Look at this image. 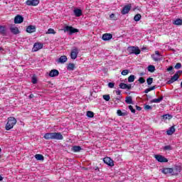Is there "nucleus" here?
<instances>
[{"instance_id": "1", "label": "nucleus", "mask_w": 182, "mask_h": 182, "mask_svg": "<svg viewBox=\"0 0 182 182\" xmlns=\"http://www.w3.org/2000/svg\"><path fill=\"white\" fill-rule=\"evenodd\" d=\"M46 140H63V135L60 132H50L44 134Z\"/></svg>"}, {"instance_id": "2", "label": "nucleus", "mask_w": 182, "mask_h": 182, "mask_svg": "<svg viewBox=\"0 0 182 182\" xmlns=\"http://www.w3.org/2000/svg\"><path fill=\"white\" fill-rule=\"evenodd\" d=\"M175 170L176 172H174V169L171 168H164L162 170V173H164V174H172V176H176V174H178V173L181 171V168H180V166H176Z\"/></svg>"}, {"instance_id": "3", "label": "nucleus", "mask_w": 182, "mask_h": 182, "mask_svg": "<svg viewBox=\"0 0 182 182\" xmlns=\"http://www.w3.org/2000/svg\"><path fill=\"white\" fill-rule=\"evenodd\" d=\"M16 124V119L14 117H10L8 118V122L6 124V130H11V129H14V126Z\"/></svg>"}, {"instance_id": "4", "label": "nucleus", "mask_w": 182, "mask_h": 182, "mask_svg": "<svg viewBox=\"0 0 182 182\" xmlns=\"http://www.w3.org/2000/svg\"><path fill=\"white\" fill-rule=\"evenodd\" d=\"M128 52L130 55H140V49L139 47H129L128 48Z\"/></svg>"}, {"instance_id": "5", "label": "nucleus", "mask_w": 182, "mask_h": 182, "mask_svg": "<svg viewBox=\"0 0 182 182\" xmlns=\"http://www.w3.org/2000/svg\"><path fill=\"white\" fill-rule=\"evenodd\" d=\"M64 32H69L70 35H73V33H76L79 32V30L75 28L72 26H67L63 29Z\"/></svg>"}, {"instance_id": "6", "label": "nucleus", "mask_w": 182, "mask_h": 182, "mask_svg": "<svg viewBox=\"0 0 182 182\" xmlns=\"http://www.w3.org/2000/svg\"><path fill=\"white\" fill-rule=\"evenodd\" d=\"M39 2V0H27L26 1V5L28 6H38Z\"/></svg>"}, {"instance_id": "7", "label": "nucleus", "mask_w": 182, "mask_h": 182, "mask_svg": "<svg viewBox=\"0 0 182 182\" xmlns=\"http://www.w3.org/2000/svg\"><path fill=\"white\" fill-rule=\"evenodd\" d=\"M151 58L154 62H159L162 59V56L159 51H155V54L151 55Z\"/></svg>"}, {"instance_id": "8", "label": "nucleus", "mask_w": 182, "mask_h": 182, "mask_svg": "<svg viewBox=\"0 0 182 182\" xmlns=\"http://www.w3.org/2000/svg\"><path fill=\"white\" fill-rule=\"evenodd\" d=\"M154 158L157 161H159V163H167V161H168L166 157L161 155H154Z\"/></svg>"}, {"instance_id": "9", "label": "nucleus", "mask_w": 182, "mask_h": 182, "mask_svg": "<svg viewBox=\"0 0 182 182\" xmlns=\"http://www.w3.org/2000/svg\"><path fill=\"white\" fill-rule=\"evenodd\" d=\"M79 54V49H77V48H74L72 50H71V53H70V58L71 59H76V58H77V55Z\"/></svg>"}, {"instance_id": "10", "label": "nucleus", "mask_w": 182, "mask_h": 182, "mask_svg": "<svg viewBox=\"0 0 182 182\" xmlns=\"http://www.w3.org/2000/svg\"><path fill=\"white\" fill-rule=\"evenodd\" d=\"M103 161L105 163V164H107V166H110V167H113V166H114L113 160L110 159V157L104 158Z\"/></svg>"}, {"instance_id": "11", "label": "nucleus", "mask_w": 182, "mask_h": 182, "mask_svg": "<svg viewBox=\"0 0 182 182\" xmlns=\"http://www.w3.org/2000/svg\"><path fill=\"white\" fill-rule=\"evenodd\" d=\"M130 9H132V4H128L124 6L122 9L121 14L122 15H126L128 12H130Z\"/></svg>"}, {"instance_id": "12", "label": "nucleus", "mask_w": 182, "mask_h": 182, "mask_svg": "<svg viewBox=\"0 0 182 182\" xmlns=\"http://www.w3.org/2000/svg\"><path fill=\"white\" fill-rule=\"evenodd\" d=\"M42 48H43V44L41 43H36L33 47V52H38V50H40Z\"/></svg>"}, {"instance_id": "13", "label": "nucleus", "mask_w": 182, "mask_h": 182, "mask_svg": "<svg viewBox=\"0 0 182 182\" xmlns=\"http://www.w3.org/2000/svg\"><path fill=\"white\" fill-rule=\"evenodd\" d=\"M178 77L180 76L178 75V73H176L173 76H172L170 79V80L168 81V83L169 85H171V83H174V82H176V80H178Z\"/></svg>"}, {"instance_id": "14", "label": "nucleus", "mask_w": 182, "mask_h": 182, "mask_svg": "<svg viewBox=\"0 0 182 182\" xmlns=\"http://www.w3.org/2000/svg\"><path fill=\"white\" fill-rule=\"evenodd\" d=\"M57 63H61L63 64L66 62H68V57L66 55H62L56 60Z\"/></svg>"}, {"instance_id": "15", "label": "nucleus", "mask_w": 182, "mask_h": 182, "mask_svg": "<svg viewBox=\"0 0 182 182\" xmlns=\"http://www.w3.org/2000/svg\"><path fill=\"white\" fill-rule=\"evenodd\" d=\"M23 22V17L21 15H17L14 18V23H22Z\"/></svg>"}, {"instance_id": "16", "label": "nucleus", "mask_w": 182, "mask_h": 182, "mask_svg": "<svg viewBox=\"0 0 182 182\" xmlns=\"http://www.w3.org/2000/svg\"><path fill=\"white\" fill-rule=\"evenodd\" d=\"M26 31L28 33H33V32H36V27L35 26H28Z\"/></svg>"}, {"instance_id": "17", "label": "nucleus", "mask_w": 182, "mask_h": 182, "mask_svg": "<svg viewBox=\"0 0 182 182\" xmlns=\"http://www.w3.org/2000/svg\"><path fill=\"white\" fill-rule=\"evenodd\" d=\"M73 13H74L75 16H76L77 18H79L80 16H82V10L80 9H74Z\"/></svg>"}, {"instance_id": "18", "label": "nucleus", "mask_w": 182, "mask_h": 182, "mask_svg": "<svg viewBox=\"0 0 182 182\" xmlns=\"http://www.w3.org/2000/svg\"><path fill=\"white\" fill-rule=\"evenodd\" d=\"M113 38V36L110 33H105L102 35V41H110Z\"/></svg>"}, {"instance_id": "19", "label": "nucleus", "mask_w": 182, "mask_h": 182, "mask_svg": "<svg viewBox=\"0 0 182 182\" xmlns=\"http://www.w3.org/2000/svg\"><path fill=\"white\" fill-rule=\"evenodd\" d=\"M10 31L14 35H18V33H19V29L18 28V27H16L15 26H11L10 27Z\"/></svg>"}, {"instance_id": "20", "label": "nucleus", "mask_w": 182, "mask_h": 182, "mask_svg": "<svg viewBox=\"0 0 182 182\" xmlns=\"http://www.w3.org/2000/svg\"><path fill=\"white\" fill-rule=\"evenodd\" d=\"M59 75V71L58 70H52L50 71L49 76L50 77H55Z\"/></svg>"}, {"instance_id": "21", "label": "nucleus", "mask_w": 182, "mask_h": 182, "mask_svg": "<svg viewBox=\"0 0 182 182\" xmlns=\"http://www.w3.org/2000/svg\"><path fill=\"white\" fill-rule=\"evenodd\" d=\"M120 89H127L128 90H130L132 89V85H127L125 83H120L119 84Z\"/></svg>"}, {"instance_id": "22", "label": "nucleus", "mask_w": 182, "mask_h": 182, "mask_svg": "<svg viewBox=\"0 0 182 182\" xmlns=\"http://www.w3.org/2000/svg\"><path fill=\"white\" fill-rule=\"evenodd\" d=\"M175 132H176V128H174V127H171L166 131V134H168V136H171V134H173Z\"/></svg>"}, {"instance_id": "23", "label": "nucleus", "mask_w": 182, "mask_h": 182, "mask_svg": "<svg viewBox=\"0 0 182 182\" xmlns=\"http://www.w3.org/2000/svg\"><path fill=\"white\" fill-rule=\"evenodd\" d=\"M117 114H118V116H127V111L123 110V112H122V110L118 109L117 111Z\"/></svg>"}, {"instance_id": "24", "label": "nucleus", "mask_w": 182, "mask_h": 182, "mask_svg": "<svg viewBox=\"0 0 182 182\" xmlns=\"http://www.w3.org/2000/svg\"><path fill=\"white\" fill-rule=\"evenodd\" d=\"M125 102L127 105H133V99L132 98V97H127L125 98Z\"/></svg>"}, {"instance_id": "25", "label": "nucleus", "mask_w": 182, "mask_h": 182, "mask_svg": "<svg viewBox=\"0 0 182 182\" xmlns=\"http://www.w3.org/2000/svg\"><path fill=\"white\" fill-rule=\"evenodd\" d=\"M163 100V97H160L159 98H155L151 101V103H160Z\"/></svg>"}, {"instance_id": "26", "label": "nucleus", "mask_w": 182, "mask_h": 182, "mask_svg": "<svg viewBox=\"0 0 182 182\" xmlns=\"http://www.w3.org/2000/svg\"><path fill=\"white\" fill-rule=\"evenodd\" d=\"M75 64L74 63H69L67 66L68 70H75Z\"/></svg>"}, {"instance_id": "27", "label": "nucleus", "mask_w": 182, "mask_h": 182, "mask_svg": "<svg viewBox=\"0 0 182 182\" xmlns=\"http://www.w3.org/2000/svg\"><path fill=\"white\" fill-rule=\"evenodd\" d=\"M148 72H151V73H153V72H154V70H156V67H154V65H149L148 68Z\"/></svg>"}, {"instance_id": "28", "label": "nucleus", "mask_w": 182, "mask_h": 182, "mask_svg": "<svg viewBox=\"0 0 182 182\" xmlns=\"http://www.w3.org/2000/svg\"><path fill=\"white\" fill-rule=\"evenodd\" d=\"M173 25L181 26L182 25V20L180 18H177L173 21Z\"/></svg>"}, {"instance_id": "29", "label": "nucleus", "mask_w": 182, "mask_h": 182, "mask_svg": "<svg viewBox=\"0 0 182 182\" xmlns=\"http://www.w3.org/2000/svg\"><path fill=\"white\" fill-rule=\"evenodd\" d=\"M6 32V28H5V26H0V33L1 35H5Z\"/></svg>"}, {"instance_id": "30", "label": "nucleus", "mask_w": 182, "mask_h": 182, "mask_svg": "<svg viewBox=\"0 0 182 182\" xmlns=\"http://www.w3.org/2000/svg\"><path fill=\"white\" fill-rule=\"evenodd\" d=\"M81 150H82V148L80 146H75L73 147V151H74L75 153L77 151H80Z\"/></svg>"}, {"instance_id": "31", "label": "nucleus", "mask_w": 182, "mask_h": 182, "mask_svg": "<svg viewBox=\"0 0 182 182\" xmlns=\"http://www.w3.org/2000/svg\"><path fill=\"white\" fill-rule=\"evenodd\" d=\"M140 19H141V15H140V14H136L134 17V20L135 21V22H139V21H140Z\"/></svg>"}, {"instance_id": "32", "label": "nucleus", "mask_w": 182, "mask_h": 182, "mask_svg": "<svg viewBox=\"0 0 182 182\" xmlns=\"http://www.w3.org/2000/svg\"><path fill=\"white\" fill-rule=\"evenodd\" d=\"M134 79H136V77H134V75H132L128 77V82L129 83H132L133 82H134Z\"/></svg>"}, {"instance_id": "33", "label": "nucleus", "mask_w": 182, "mask_h": 182, "mask_svg": "<svg viewBox=\"0 0 182 182\" xmlns=\"http://www.w3.org/2000/svg\"><path fill=\"white\" fill-rule=\"evenodd\" d=\"M163 119L164 120H170V119H171L173 117L171 116V115H170V114H164V115H163Z\"/></svg>"}, {"instance_id": "34", "label": "nucleus", "mask_w": 182, "mask_h": 182, "mask_svg": "<svg viewBox=\"0 0 182 182\" xmlns=\"http://www.w3.org/2000/svg\"><path fill=\"white\" fill-rule=\"evenodd\" d=\"M46 33L48 35H50V34L55 35V33H56V32L55 31V30L53 28H49Z\"/></svg>"}, {"instance_id": "35", "label": "nucleus", "mask_w": 182, "mask_h": 182, "mask_svg": "<svg viewBox=\"0 0 182 182\" xmlns=\"http://www.w3.org/2000/svg\"><path fill=\"white\" fill-rule=\"evenodd\" d=\"M154 89H156L155 86L151 87L149 88L146 89L144 92L145 93H149V92H151V90H154Z\"/></svg>"}, {"instance_id": "36", "label": "nucleus", "mask_w": 182, "mask_h": 182, "mask_svg": "<svg viewBox=\"0 0 182 182\" xmlns=\"http://www.w3.org/2000/svg\"><path fill=\"white\" fill-rule=\"evenodd\" d=\"M35 158L36 160H43V156L41 154H36Z\"/></svg>"}, {"instance_id": "37", "label": "nucleus", "mask_w": 182, "mask_h": 182, "mask_svg": "<svg viewBox=\"0 0 182 182\" xmlns=\"http://www.w3.org/2000/svg\"><path fill=\"white\" fill-rule=\"evenodd\" d=\"M103 99L104 100H106V102H109V100H110V95H103Z\"/></svg>"}, {"instance_id": "38", "label": "nucleus", "mask_w": 182, "mask_h": 182, "mask_svg": "<svg viewBox=\"0 0 182 182\" xmlns=\"http://www.w3.org/2000/svg\"><path fill=\"white\" fill-rule=\"evenodd\" d=\"M87 117H93V116H95V114H93V112H92V111H87Z\"/></svg>"}, {"instance_id": "39", "label": "nucleus", "mask_w": 182, "mask_h": 182, "mask_svg": "<svg viewBox=\"0 0 182 182\" xmlns=\"http://www.w3.org/2000/svg\"><path fill=\"white\" fill-rule=\"evenodd\" d=\"M121 75L123 76H126L127 75H129V70H124L122 71Z\"/></svg>"}, {"instance_id": "40", "label": "nucleus", "mask_w": 182, "mask_h": 182, "mask_svg": "<svg viewBox=\"0 0 182 182\" xmlns=\"http://www.w3.org/2000/svg\"><path fill=\"white\" fill-rule=\"evenodd\" d=\"M147 85H151L153 83V78L152 77H149L146 80Z\"/></svg>"}, {"instance_id": "41", "label": "nucleus", "mask_w": 182, "mask_h": 182, "mask_svg": "<svg viewBox=\"0 0 182 182\" xmlns=\"http://www.w3.org/2000/svg\"><path fill=\"white\" fill-rule=\"evenodd\" d=\"M138 81L139 82V83L143 85V83H144L146 82V80H144L142 77H141L139 78Z\"/></svg>"}, {"instance_id": "42", "label": "nucleus", "mask_w": 182, "mask_h": 182, "mask_svg": "<svg viewBox=\"0 0 182 182\" xmlns=\"http://www.w3.org/2000/svg\"><path fill=\"white\" fill-rule=\"evenodd\" d=\"M128 107H129V110L132 112V113H136V109H134L133 108V106L129 105Z\"/></svg>"}, {"instance_id": "43", "label": "nucleus", "mask_w": 182, "mask_h": 182, "mask_svg": "<svg viewBox=\"0 0 182 182\" xmlns=\"http://www.w3.org/2000/svg\"><path fill=\"white\" fill-rule=\"evenodd\" d=\"M108 87H109V89H113V87H114V82H109Z\"/></svg>"}, {"instance_id": "44", "label": "nucleus", "mask_w": 182, "mask_h": 182, "mask_svg": "<svg viewBox=\"0 0 182 182\" xmlns=\"http://www.w3.org/2000/svg\"><path fill=\"white\" fill-rule=\"evenodd\" d=\"M181 68V63H177L175 65V69H180Z\"/></svg>"}, {"instance_id": "45", "label": "nucleus", "mask_w": 182, "mask_h": 182, "mask_svg": "<svg viewBox=\"0 0 182 182\" xmlns=\"http://www.w3.org/2000/svg\"><path fill=\"white\" fill-rule=\"evenodd\" d=\"M144 109H145V110H151V109H153V108L150 105H145Z\"/></svg>"}, {"instance_id": "46", "label": "nucleus", "mask_w": 182, "mask_h": 182, "mask_svg": "<svg viewBox=\"0 0 182 182\" xmlns=\"http://www.w3.org/2000/svg\"><path fill=\"white\" fill-rule=\"evenodd\" d=\"M31 82L33 85H36V82H38V80H36V77H33Z\"/></svg>"}, {"instance_id": "47", "label": "nucleus", "mask_w": 182, "mask_h": 182, "mask_svg": "<svg viewBox=\"0 0 182 182\" xmlns=\"http://www.w3.org/2000/svg\"><path fill=\"white\" fill-rule=\"evenodd\" d=\"M164 150H171V146H164Z\"/></svg>"}, {"instance_id": "48", "label": "nucleus", "mask_w": 182, "mask_h": 182, "mask_svg": "<svg viewBox=\"0 0 182 182\" xmlns=\"http://www.w3.org/2000/svg\"><path fill=\"white\" fill-rule=\"evenodd\" d=\"M116 93H117V96H120V95H122V92L120 90H117Z\"/></svg>"}, {"instance_id": "49", "label": "nucleus", "mask_w": 182, "mask_h": 182, "mask_svg": "<svg viewBox=\"0 0 182 182\" xmlns=\"http://www.w3.org/2000/svg\"><path fill=\"white\" fill-rule=\"evenodd\" d=\"M171 70H173V66H170L167 68V72H170Z\"/></svg>"}, {"instance_id": "50", "label": "nucleus", "mask_w": 182, "mask_h": 182, "mask_svg": "<svg viewBox=\"0 0 182 182\" xmlns=\"http://www.w3.org/2000/svg\"><path fill=\"white\" fill-rule=\"evenodd\" d=\"M109 18H110V19H113V18H114V14H112L109 16Z\"/></svg>"}, {"instance_id": "51", "label": "nucleus", "mask_w": 182, "mask_h": 182, "mask_svg": "<svg viewBox=\"0 0 182 182\" xmlns=\"http://www.w3.org/2000/svg\"><path fill=\"white\" fill-rule=\"evenodd\" d=\"M136 110H139V111L141 110V107L136 106Z\"/></svg>"}, {"instance_id": "52", "label": "nucleus", "mask_w": 182, "mask_h": 182, "mask_svg": "<svg viewBox=\"0 0 182 182\" xmlns=\"http://www.w3.org/2000/svg\"><path fill=\"white\" fill-rule=\"evenodd\" d=\"M29 99H33V94L29 95Z\"/></svg>"}, {"instance_id": "53", "label": "nucleus", "mask_w": 182, "mask_h": 182, "mask_svg": "<svg viewBox=\"0 0 182 182\" xmlns=\"http://www.w3.org/2000/svg\"><path fill=\"white\" fill-rule=\"evenodd\" d=\"M3 180H4V178L1 176H0V181H2Z\"/></svg>"}, {"instance_id": "54", "label": "nucleus", "mask_w": 182, "mask_h": 182, "mask_svg": "<svg viewBox=\"0 0 182 182\" xmlns=\"http://www.w3.org/2000/svg\"><path fill=\"white\" fill-rule=\"evenodd\" d=\"M176 73H182L181 70H178Z\"/></svg>"}, {"instance_id": "55", "label": "nucleus", "mask_w": 182, "mask_h": 182, "mask_svg": "<svg viewBox=\"0 0 182 182\" xmlns=\"http://www.w3.org/2000/svg\"><path fill=\"white\" fill-rule=\"evenodd\" d=\"M3 50V48L1 47H0V50Z\"/></svg>"}, {"instance_id": "56", "label": "nucleus", "mask_w": 182, "mask_h": 182, "mask_svg": "<svg viewBox=\"0 0 182 182\" xmlns=\"http://www.w3.org/2000/svg\"><path fill=\"white\" fill-rule=\"evenodd\" d=\"M1 151H2V149L0 148V153H1Z\"/></svg>"}, {"instance_id": "57", "label": "nucleus", "mask_w": 182, "mask_h": 182, "mask_svg": "<svg viewBox=\"0 0 182 182\" xmlns=\"http://www.w3.org/2000/svg\"><path fill=\"white\" fill-rule=\"evenodd\" d=\"M1 155H0V159H1Z\"/></svg>"}]
</instances>
